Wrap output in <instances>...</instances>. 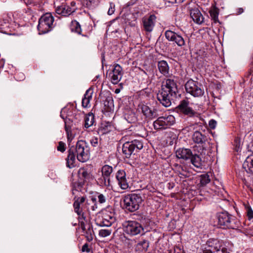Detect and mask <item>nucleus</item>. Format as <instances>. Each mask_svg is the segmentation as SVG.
<instances>
[{"label":"nucleus","mask_w":253,"mask_h":253,"mask_svg":"<svg viewBox=\"0 0 253 253\" xmlns=\"http://www.w3.org/2000/svg\"><path fill=\"white\" fill-rule=\"evenodd\" d=\"M177 92L176 82L172 79H167L163 83L161 91L157 94V99L164 106L169 107Z\"/></svg>","instance_id":"nucleus-1"},{"label":"nucleus","mask_w":253,"mask_h":253,"mask_svg":"<svg viewBox=\"0 0 253 253\" xmlns=\"http://www.w3.org/2000/svg\"><path fill=\"white\" fill-rule=\"evenodd\" d=\"M217 218L218 225L223 229H237L240 225V222L236 217L227 211L219 213Z\"/></svg>","instance_id":"nucleus-2"},{"label":"nucleus","mask_w":253,"mask_h":253,"mask_svg":"<svg viewBox=\"0 0 253 253\" xmlns=\"http://www.w3.org/2000/svg\"><path fill=\"white\" fill-rule=\"evenodd\" d=\"M77 155V160L81 162L87 161L90 157V150L87 143L84 140H79L76 146L71 147Z\"/></svg>","instance_id":"nucleus-3"},{"label":"nucleus","mask_w":253,"mask_h":253,"mask_svg":"<svg viewBox=\"0 0 253 253\" xmlns=\"http://www.w3.org/2000/svg\"><path fill=\"white\" fill-rule=\"evenodd\" d=\"M124 233L130 236L144 234L145 231L141 223L135 220L125 221L122 224Z\"/></svg>","instance_id":"nucleus-4"},{"label":"nucleus","mask_w":253,"mask_h":253,"mask_svg":"<svg viewBox=\"0 0 253 253\" xmlns=\"http://www.w3.org/2000/svg\"><path fill=\"white\" fill-rule=\"evenodd\" d=\"M142 198L139 194L132 193L126 196L124 199V208L130 212L137 210Z\"/></svg>","instance_id":"nucleus-5"},{"label":"nucleus","mask_w":253,"mask_h":253,"mask_svg":"<svg viewBox=\"0 0 253 253\" xmlns=\"http://www.w3.org/2000/svg\"><path fill=\"white\" fill-rule=\"evenodd\" d=\"M143 147L142 141L135 139L130 142H125L122 146V152L126 158H129L132 155H135Z\"/></svg>","instance_id":"nucleus-6"},{"label":"nucleus","mask_w":253,"mask_h":253,"mask_svg":"<svg viewBox=\"0 0 253 253\" xmlns=\"http://www.w3.org/2000/svg\"><path fill=\"white\" fill-rule=\"evenodd\" d=\"M187 93L194 97H200L204 95L205 91L203 85L199 82L192 79L189 80L185 84Z\"/></svg>","instance_id":"nucleus-7"},{"label":"nucleus","mask_w":253,"mask_h":253,"mask_svg":"<svg viewBox=\"0 0 253 253\" xmlns=\"http://www.w3.org/2000/svg\"><path fill=\"white\" fill-rule=\"evenodd\" d=\"M175 122V119L173 115H165L164 116L158 117L153 122V126L156 130L165 129L173 125Z\"/></svg>","instance_id":"nucleus-8"},{"label":"nucleus","mask_w":253,"mask_h":253,"mask_svg":"<svg viewBox=\"0 0 253 253\" xmlns=\"http://www.w3.org/2000/svg\"><path fill=\"white\" fill-rule=\"evenodd\" d=\"M74 200L73 207L74 211L79 215V221H84L85 219V216L83 211L87 208L86 205L89 204L86 200V198L85 196L81 197L76 196L74 197Z\"/></svg>","instance_id":"nucleus-9"},{"label":"nucleus","mask_w":253,"mask_h":253,"mask_svg":"<svg viewBox=\"0 0 253 253\" xmlns=\"http://www.w3.org/2000/svg\"><path fill=\"white\" fill-rule=\"evenodd\" d=\"M113 172V168L105 165L101 168V176L97 179V183L102 187H109L111 186V175Z\"/></svg>","instance_id":"nucleus-10"},{"label":"nucleus","mask_w":253,"mask_h":253,"mask_svg":"<svg viewBox=\"0 0 253 253\" xmlns=\"http://www.w3.org/2000/svg\"><path fill=\"white\" fill-rule=\"evenodd\" d=\"M165 35L166 38L169 42H173L178 46L182 47L185 44L183 38L177 33L171 30H167Z\"/></svg>","instance_id":"nucleus-11"},{"label":"nucleus","mask_w":253,"mask_h":253,"mask_svg":"<svg viewBox=\"0 0 253 253\" xmlns=\"http://www.w3.org/2000/svg\"><path fill=\"white\" fill-rule=\"evenodd\" d=\"M123 75L122 67L118 64H115L113 70L109 74L112 83L114 84H117L122 79Z\"/></svg>","instance_id":"nucleus-12"},{"label":"nucleus","mask_w":253,"mask_h":253,"mask_svg":"<svg viewBox=\"0 0 253 253\" xmlns=\"http://www.w3.org/2000/svg\"><path fill=\"white\" fill-rule=\"evenodd\" d=\"M116 178L118 184L122 189L126 190L128 187V183L126 177V173L124 170H119L116 173Z\"/></svg>","instance_id":"nucleus-13"},{"label":"nucleus","mask_w":253,"mask_h":253,"mask_svg":"<svg viewBox=\"0 0 253 253\" xmlns=\"http://www.w3.org/2000/svg\"><path fill=\"white\" fill-rule=\"evenodd\" d=\"M189 101L186 100H182L177 106L179 111L185 115L189 117L194 116L196 112L192 108L188 106Z\"/></svg>","instance_id":"nucleus-14"},{"label":"nucleus","mask_w":253,"mask_h":253,"mask_svg":"<svg viewBox=\"0 0 253 253\" xmlns=\"http://www.w3.org/2000/svg\"><path fill=\"white\" fill-rule=\"evenodd\" d=\"M156 18V16L152 14L148 17H145L142 19L143 27L146 31L148 32L152 31L155 26Z\"/></svg>","instance_id":"nucleus-15"},{"label":"nucleus","mask_w":253,"mask_h":253,"mask_svg":"<svg viewBox=\"0 0 253 253\" xmlns=\"http://www.w3.org/2000/svg\"><path fill=\"white\" fill-rule=\"evenodd\" d=\"M140 108L143 115L149 119H152L158 116L157 110L154 107H149L146 105L142 104Z\"/></svg>","instance_id":"nucleus-16"},{"label":"nucleus","mask_w":253,"mask_h":253,"mask_svg":"<svg viewBox=\"0 0 253 253\" xmlns=\"http://www.w3.org/2000/svg\"><path fill=\"white\" fill-rule=\"evenodd\" d=\"M78 177L81 184H84L92 179L90 172L86 169L81 168L78 171Z\"/></svg>","instance_id":"nucleus-17"},{"label":"nucleus","mask_w":253,"mask_h":253,"mask_svg":"<svg viewBox=\"0 0 253 253\" xmlns=\"http://www.w3.org/2000/svg\"><path fill=\"white\" fill-rule=\"evenodd\" d=\"M47 13L43 14L39 20L38 30L39 35L46 34L47 32Z\"/></svg>","instance_id":"nucleus-18"},{"label":"nucleus","mask_w":253,"mask_h":253,"mask_svg":"<svg viewBox=\"0 0 253 253\" xmlns=\"http://www.w3.org/2000/svg\"><path fill=\"white\" fill-rule=\"evenodd\" d=\"M76 10L75 8H72L67 3H63L61 5L58 6L56 9V12L59 14H62L63 16H67L70 15L71 13Z\"/></svg>","instance_id":"nucleus-19"},{"label":"nucleus","mask_w":253,"mask_h":253,"mask_svg":"<svg viewBox=\"0 0 253 253\" xmlns=\"http://www.w3.org/2000/svg\"><path fill=\"white\" fill-rule=\"evenodd\" d=\"M192 139L195 143L203 145L206 143L208 137L205 133H203L199 130H196L192 135Z\"/></svg>","instance_id":"nucleus-20"},{"label":"nucleus","mask_w":253,"mask_h":253,"mask_svg":"<svg viewBox=\"0 0 253 253\" xmlns=\"http://www.w3.org/2000/svg\"><path fill=\"white\" fill-rule=\"evenodd\" d=\"M190 16L193 20L198 24H201L204 22V18L198 8H193L190 10Z\"/></svg>","instance_id":"nucleus-21"},{"label":"nucleus","mask_w":253,"mask_h":253,"mask_svg":"<svg viewBox=\"0 0 253 253\" xmlns=\"http://www.w3.org/2000/svg\"><path fill=\"white\" fill-rule=\"evenodd\" d=\"M192 151L189 149L179 148L176 151V156L179 159L189 160L192 157Z\"/></svg>","instance_id":"nucleus-22"},{"label":"nucleus","mask_w":253,"mask_h":253,"mask_svg":"<svg viewBox=\"0 0 253 253\" xmlns=\"http://www.w3.org/2000/svg\"><path fill=\"white\" fill-rule=\"evenodd\" d=\"M76 158L77 155L71 147L68 151V157L66 159L67 167L70 169L75 167Z\"/></svg>","instance_id":"nucleus-23"},{"label":"nucleus","mask_w":253,"mask_h":253,"mask_svg":"<svg viewBox=\"0 0 253 253\" xmlns=\"http://www.w3.org/2000/svg\"><path fill=\"white\" fill-rule=\"evenodd\" d=\"M76 110H74L73 107H67V112H66V120H65V125H67L68 120L73 121L74 118L75 120H78L79 118V115L77 114Z\"/></svg>","instance_id":"nucleus-24"},{"label":"nucleus","mask_w":253,"mask_h":253,"mask_svg":"<svg viewBox=\"0 0 253 253\" xmlns=\"http://www.w3.org/2000/svg\"><path fill=\"white\" fill-rule=\"evenodd\" d=\"M243 168L247 172L253 174V155L246 158L243 164Z\"/></svg>","instance_id":"nucleus-25"},{"label":"nucleus","mask_w":253,"mask_h":253,"mask_svg":"<svg viewBox=\"0 0 253 253\" xmlns=\"http://www.w3.org/2000/svg\"><path fill=\"white\" fill-rule=\"evenodd\" d=\"M70 30L71 32H75L78 35H82L83 37L88 38V35L86 34H82V29L80 23L76 20L72 21L70 25Z\"/></svg>","instance_id":"nucleus-26"},{"label":"nucleus","mask_w":253,"mask_h":253,"mask_svg":"<svg viewBox=\"0 0 253 253\" xmlns=\"http://www.w3.org/2000/svg\"><path fill=\"white\" fill-rule=\"evenodd\" d=\"M207 244L210 248L209 249H211V251L212 250L213 251L214 250L215 252L218 250V249H220L222 247L220 242L217 239H209L207 241Z\"/></svg>","instance_id":"nucleus-27"},{"label":"nucleus","mask_w":253,"mask_h":253,"mask_svg":"<svg viewBox=\"0 0 253 253\" xmlns=\"http://www.w3.org/2000/svg\"><path fill=\"white\" fill-rule=\"evenodd\" d=\"M158 68L160 72L164 76L169 74V66L167 61L161 60L158 63Z\"/></svg>","instance_id":"nucleus-28"},{"label":"nucleus","mask_w":253,"mask_h":253,"mask_svg":"<svg viewBox=\"0 0 253 253\" xmlns=\"http://www.w3.org/2000/svg\"><path fill=\"white\" fill-rule=\"evenodd\" d=\"M149 246V242L147 240H143L138 243L136 246V250L140 253L146 252Z\"/></svg>","instance_id":"nucleus-29"},{"label":"nucleus","mask_w":253,"mask_h":253,"mask_svg":"<svg viewBox=\"0 0 253 253\" xmlns=\"http://www.w3.org/2000/svg\"><path fill=\"white\" fill-rule=\"evenodd\" d=\"M104 105L107 112H111L113 110L114 101L112 96H108L106 97L104 101Z\"/></svg>","instance_id":"nucleus-30"},{"label":"nucleus","mask_w":253,"mask_h":253,"mask_svg":"<svg viewBox=\"0 0 253 253\" xmlns=\"http://www.w3.org/2000/svg\"><path fill=\"white\" fill-rule=\"evenodd\" d=\"M191 162L192 164L196 168H201L202 166V162L201 158L200 157V156L198 155L195 154L193 155L192 154V157H190Z\"/></svg>","instance_id":"nucleus-31"},{"label":"nucleus","mask_w":253,"mask_h":253,"mask_svg":"<svg viewBox=\"0 0 253 253\" xmlns=\"http://www.w3.org/2000/svg\"><path fill=\"white\" fill-rule=\"evenodd\" d=\"M96 224L99 226H106L110 227L113 223L111 222H109L108 219H104L103 217L99 215L95 219Z\"/></svg>","instance_id":"nucleus-32"},{"label":"nucleus","mask_w":253,"mask_h":253,"mask_svg":"<svg viewBox=\"0 0 253 253\" xmlns=\"http://www.w3.org/2000/svg\"><path fill=\"white\" fill-rule=\"evenodd\" d=\"M94 122V116L91 113H89L87 114L84 118V127L88 128L92 126Z\"/></svg>","instance_id":"nucleus-33"},{"label":"nucleus","mask_w":253,"mask_h":253,"mask_svg":"<svg viewBox=\"0 0 253 253\" xmlns=\"http://www.w3.org/2000/svg\"><path fill=\"white\" fill-rule=\"evenodd\" d=\"M209 13L211 19L213 21L214 23H219L218 14L219 9L215 6L213 7L210 11Z\"/></svg>","instance_id":"nucleus-34"},{"label":"nucleus","mask_w":253,"mask_h":253,"mask_svg":"<svg viewBox=\"0 0 253 253\" xmlns=\"http://www.w3.org/2000/svg\"><path fill=\"white\" fill-rule=\"evenodd\" d=\"M125 119L129 123H134L137 120V118L135 114L132 112V111H129L127 113L125 114Z\"/></svg>","instance_id":"nucleus-35"},{"label":"nucleus","mask_w":253,"mask_h":253,"mask_svg":"<svg viewBox=\"0 0 253 253\" xmlns=\"http://www.w3.org/2000/svg\"><path fill=\"white\" fill-rule=\"evenodd\" d=\"M100 216L103 217L104 219H108L110 222L114 223L116 220L114 213L107 211H103Z\"/></svg>","instance_id":"nucleus-36"},{"label":"nucleus","mask_w":253,"mask_h":253,"mask_svg":"<svg viewBox=\"0 0 253 253\" xmlns=\"http://www.w3.org/2000/svg\"><path fill=\"white\" fill-rule=\"evenodd\" d=\"M211 181L209 175L208 174H202L200 176V184L202 186H205Z\"/></svg>","instance_id":"nucleus-37"},{"label":"nucleus","mask_w":253,"mask_h":253,"mask_svg":"<svg viewBox=\"0 0 253 253\" xmlns=\"http://www.w3.org/2000/svg\"><path fill=\"white\" fill-rule=\"evenodd\" d=\"M112 230L111 229H101L99 231V235L102 237H106L111 235Z\"/></svg>","instance_id":"nucleus-38"},{"label":"nucleus","mask_w":253,"mask_h":253,"mask_svg":"<svg viewBox=\"0 0 253 253\" xmlns=\"http://www.w3.org/2000/svg\"><path fill=\"white\" fill-rule=\"evenodd\" d=\"M54 21V19L51 13L48 12V32L49 31V28H52V27H54L56 25V23H53Z\"/></svg>","instance_id":"nucleus-39"},{"label":"nucleus","mask_w":253,"mask_h":253,"mask_svg":"<svg viewBox=\"0 0 253 253\" xmlns=\"http://www.w3.org/2000/svg\"><path fill=\"white\" fill-rule=\"evenodd\" d=\"M93 92V91L92 89H91V88L88 89L86 91V92L84 95V97L85 98H86L87 100H88V101H90L92 99Z\"/></svg>","instance_id":"nucleus-40"},{"label":"nucleus","mask_w":253,"mask_h":253,"mask_svg":"<svg viewBox=\"0 0 253 253\" xmlns=\"http://www.w3.org/2000/svg\"><path fill=\"white\" fill-rule=\"evenodd\" d=\"M57 149L58 151H60L61 152H64L66 150L65 143L62 141H60L58 143V145L57 147Z\"/></svg>","instance_id":"nucleus-41"},{"label":"nucleus","mask_w":253,"mask_h":253,"mask_svg":"<svg viewBox=\"0 0 253 253\" xmlns=\"http://www.w3.org/2000/svg\"><path fill=\"white\" fill-rule=\"evenodd\" d=\"M86 5L87 7H90L96 4L98 0H85Z\"/></svg>","instance_id":"nucleus-42"},{"label":"nucleus","mask_w":253,"mask_h":253,"mask_svg":"<svg viewBox=\"0 0 253 253\" xmlns=\"http://www.w3.org/2000/svg\"><path fill=\"white\" fill-rule=\"evenodd\" d=\"M98 202L100 204L104 203L106 201V197L102 194H99L98 196Z\"/></svg>","instance_id":"nucleus-43"},{"label":"nucleus","mask_w":253,"mask_h":253,"mask_svg":"<svg viewBox=\"0 0 253 253\" xmlns=\"http://www.w3.org/2000/svg\"><path fill=\"white\" fill-rule=\"evenodd\" d=\"M90 101L87 100L86 98L84 97L82 99V106L84 108H87L90 106Z\"/></svg>","instance_id":"nucleus-44"},{"label":"nucleus","mask_w":253,"mask_h":253,"mask_svg":"<svg viewBox=\"0 0 253 253\" xmlns=\"http://www.w3.org/2000/svg\"><path fill=\"white\" fill-rule=\"evenodd\" d=\"M91 145L93 147H97L98 145V139L97 137H93L90 141Z\"/></svg>","instance_id":"nucleus-45"},{"label":"nucleus","mask_w":253,"mask_h":253,"mask_svg":"<svg viewBox=\"0 0 253 253\" xmlns=\"http://www.w3.org/2000/svg\"><path fill=\"white\" fill-rule=\"evenodd\" d=\"M67 112V107H65L61 110L60 112V116L64 121L66 120V115Z\"/></svg>","instance_id":"nucleus-46"},{"label":"nucleus","mask_w":253,"mask_h":253,"mask_svg":"<svg viewBox=\"0 0 253 253\" xmlns=\"http://www.w3.org/2000/svg\"><path fill=\"white\" fill-rule=\"evenodd\" d=\"M115 11V5L112 3L111 2L110 3V8L108 11V14L109 15H112L114 13Z\"/></svg>","instance_id":"nucleus-47"},{"label":"nucleus","mask_w":253,"mask_h":253,"mask_svg":"<svg viewBox=\"0 0 253 253\" xmlns=\"http://www.w3.org/2000/svg\"><path fill=\"white\" fill-rule=\"evenodd\" d=\"M247 216L249 219L253 218V211L251 207H249L247 209Z\"/></svg>","instance_id":"nucleus-48"},{"label":"nucleus","mask_w":253,"mask_h":253,"mask_svg":"<svg viewBox=\"0 0 253 253\" xmlns=\"http://www.w3.org/2000/svg\"><path fill=\"white\" fill-rule=\"evenodd\" d=\"M65 127V130H66L67 134L68 139H72L73 138V136H72V134H70L71 132L69 129H70L69 127L68 126H67V125H66Z\"/></svg>","instance_id":"nucleus-49"},{"label":"nucleus","mask_w":253,"mask_h":253,"mask_svg":"<svg viewBox=\"0 0 253 253\" xmlns=\"http://www.w3.org/2000/svg\"><path fill=\"white\" fill-rule=\"evenodd\" d=\"M209 125L211 128H215L216 125V122L214 120H211L209 121Z\"/></svg>","instance_id":"nucleus-50"},{"label":"nucleus","mask_w":253,"mask_h":253,"mask_svg":"<svg viewBox=\"0 0 253 253\" xmlns=\"http://www.w3.org/2000/svg\"><path fill=\"white\" fill-rule=\"evenodd\" d=\"M82 251L83 252H86L87 253H89L90 252V249L88 248V245L87 243L84 244L82 248Z\"/></svg>","instance_id":"nucleus-51"},{"label":"nucleus","mask_w":253,"mask_h":253,"mask_svg":"<svg viewBox=\"0 0 253 253\" xmlns=\"http://www.w3.org/2000/svg\"><path fill=\"white\" fill-rule=\"evenodd\" d=\"M215 253H230L225 248H222L215 252Z\"/></svg>","instance_id":"nucleus-52"},{"label":"nucleus","mask_w":253,"mask_h":253,"mask_svg":"<svg viewBox=\"0 0 253 253\" xmlns=\"http://www.w3.org/2000/svg\"><path fill=\"white\" fill-rule=\"evenodd\" d=\"M70 5H69L70 7L72 8H74V7L76 5V2L74 0H72L70 2V3H69Z\"/></svg>","instance_id":"nucleus-53"},{"label":"nucleus","mask_w":253,"mask_h":253,"mask_svg":"<svg viewBox=\"0 0 253 253\" xmlns=\"http://www.w3.org/2000/svg\"><path fill=\"white\" fill-rule=\"evenodd\" d=\"M80 223H81V228L83 229V230H85V225H84V222L83 221H80Z\"/></svg>","instance_id":"nucleus-54"},{"label":"nucleus","mask_w":253,"mask_h":253,"mask_svg":"<svg viewBox=\"0 0 253 253\" xmlns=\"http://www.w3.org/2000/svg\"><path fill=\"white\" fill-rule=\"evenodd\" d=\"M26 4H30L33 1V0H24Z\"/></svg>","instance_id":"nucleus-55"},{"label":"nucleus","mask_w":253,"mask_h":253,"mask_svg":"<svg viewBox=\"0 0 253 253\" xmlns=\"http://www.w3.org/2000/svg\"><path fill=\"white\" fill-rule=\"evenodd\" d=\"M120 92V89L119 88H117L115 90V93H119Z\"/></svg>","instance_id":"nucleus-56"},{"label":"nucleus","mask_w":253,"mask_h":253,"mask_svg":"<svg viewBox=\"0 0 253 253\" xmlns=\"http://www.w3.org/2000/svg\"><path fill=\"white\" fill-rule=\"evenodd\" d=\"M239 13H242L243 12V8H239Z\"/></svg>","instance_id":"nucleus-57"},{"label":"nucleus","mask_w":253,"mask_h":253,"mask_svg":"<svg viewBox=\"0 0 253 253\" xmlns=\"http://www.w3.org/2000/svg\"><path fill=\"white\" fill-rule=\"evenodd\" d=\"M132 4H133L132 2H131V1H129V2H128L127 6L131 5Z\"/></svg>","instance_id":"nucleus-58"},{"label":"nucleus","mask_w":253,"mask_h":253,"mask_svg":"<svg viewBox=\"0 0 253 253\" xmlns=\"http://www.w3.org/2000/svg\"><path fill=\"white\" fill-rule=\"evenodd\" d=\"M92 200L93 202H95L96 201V199L95 198H92Z\"/></svg>","instance_id":"nucleus-59"}]
</instances>
